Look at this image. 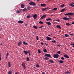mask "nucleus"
<instances>
[{"label": "nucleus", "mask_w": 74, "mask_h": 74, "mask_svg": "<svg viewBox=\"0 0 74 74\" xmlns=\"http://www.w3.org/2000/svg\"><path fill=\"white\" fill-rule=\"evenodd\" d=\"M46 17V15H43L40 18V19H44V18H45Z\"/></svg>", "instance_id": "8"}, {"label": "nucleus", "mask_w": 74, "mask_h": 74, "mask_svg": "<svg viewBox=\"0 0 74 74\" xmlns=\"http://www.w3.org/2000/svg\"><path fill=\"white\" fill-rule=\"evenodd\" d=\"M46 38H47V40H51V38L50 37L47 36Z\"/></svg>", "instance_id": "11"}, {"label": "nucleus", "mask_w": 74, "mask_h": 74, "mask_svg": "<svg viewBox=\"0 0 74 74\" xmlns=\"http://www.w3.org/2000/svg\"><path fill=\"white\" fill-rule=\"evenodd\" d=\"M22 43V42H19L18 44V46H20L21 45V44Z\"/></svg>", "instance_id": "27"}, {"label": "nucleus", "mask_w": 74, "mask_h": 74, "mask_svg": "<svg viewBox=\"0 0 74 74\" xmlns=\"http://www.w3.org/2000/svg\"><path fill=\"white\" fill-rule=\"evenodd\" d=\"M8 67H11V62H8Z\"/></svg>", "instance_id": "16"}, {"label": "nucleus", "mask_w": 74, "mask_h": 74, "mask_svg": "<svg viewBox=\"0 0 74 74\" xmlns=\"http://www.w3.org/2000/svg\"><path fill=\"white\" fill-rule=\"evenodd\" d=\"M71 24H70L69 23H66V26H69Z\"/></svg>", "instance_id": "33"}, {"label": "nucleus", "mask_w": 74, "mask_h": 74, "mask_svg": "<svg viewBox=\"0 0 74 74\" xmlns=\"http://www.w3.org/2000/svg\"><path fill=\"white\" fill-rule=\"evenodd\" d=\"M24 68V69L25 70L26 69V66H24V67H23Z\"/></svg>", "instance_id": "56"}, {"label": "nucleus", "mask_w": 74, "mask_h": 74, "mask_svg": "<svg viewBox=\"0 0 74 74\" xmlns=\"http://www.w3.org/2000/svg\"><path fill=\"white\" fill-rule=\"evenodd\" d=\"M47 8H44L42 9V11H45V10H47Z\"/></svg>", "instance_id": "30"}, {"label": "nucleus", "mask_w": 74, "mask_h": 74, "mask_svg": "<svg viewBox=\"0 0 74 74\" xmlns=\"http://www.w3.org/2000/svg\"><path fill=\"white\" fill-rule=\"evenodd\" d=\"M56 21H57V22H60V20L59 19H57L56 20Z\"/></svg>", "instance_id": "45"}, {"label": "nucleus", "mask_w": 74, "mask_h": 74, "mask_svg": "<svg viewBox=\"0 0 74 74\" xmlns=\"http://www.w3.org/2000/svg\"><path fill=\"white\" fill-rule=\"evenodd\" d=\"M27 60L28 62H29V61H30V59H29V57L27 58Z\"/></svg>", "instance_id": "36"}, {"label": "nucleus", "mask_w": 74, "mask_h": 74, "mask_svg": "<svg viewBox=\"0 0 74 74\" xmlns=\"http://www.w3.org/2000/svg\"><path fill=\"white\" fill-rule=\"evenodd\" d=\"M57 46L58 47H60V46H61V45H57Z\"/></svg>", "instance_id": "52"}, {"label": "nucleus", "mask_w": 74, "mask_h": 74, "mask_svg": "<svg viewBox=\"0 0 74 74\" xmlns=\"http://www.w3.org/2000/svg\"><path fill=\"white\" fill-rule=\"evenodd\" d=\"M27 52H28V53H30V51H28Z\"/></svg>", "instance_id": "55"}, {"label": "nucleus", "mask_w": 74, "mask_h": 74, "mask_svg": "<svg viewBox=\"0 0 74 74\" xmlns=\"http://www.w3.org/2000/svg\"><path fill=\"white\" fill-rule=\"evenodd\" d=\"M3 29H2V28H0V31H1Z\"/></svg>", "instance_id": "57"}, {"label": "nucleus", "mask_w": 74, "mask_h": 74, "mask_svg": "<svg viewBox=\"0 0 74 74\" xmlns=\"http://www.w3.org/2000/svg\"><path fill=\"white\" fill-rule=\"evenodd\" d=\"M1 54L0 53V60H1Z\"/></svg>", "instance_id": "47"}, {"label": "nucleus", "mask_w": 74, "mask_h": 74, "mask_svg": "<svg viewBox=\"0 0 74 74\" xmlns=\"http://www.w3.org/2000/svg\"><path fill=\"white\" fill-rule=\"evenodd\" d=\"M18 23H23V21H22L20 20L18 21Z\"/></svg>", "instance_id": "10"}, {"label": "nucleus", "mask_w": 74, "mask_h": 74, "mask_svg": "<svg viewBox=\"0 0 74 74\" xmlns=\"http://www.w3.org/2000/svg\"><path fill=\"white\" fill-rule=\"evenodd\" d=\"M29 5H33V6H34L35 5H36V4L33 1H31L29 3Z\"/></svg>", "instance_id": "1"}, {"label": "nucleus", "mask_w": 74, "mask_h": 74, "mask_svg": "<svg viewBox=\"0 0 74 74\" xmlns=\"http://www.w3.org/2000/svg\"><path fill=\"white\" fill-rule=\"evenodd\" d=\"M7 56H8V55H9V54H8V53H7Z\"/></svg>", "instance_id": "53"}, {"label": "nucleus", "mask_w": 74, "mask_h": 74, "mask_svg": "<svg viewBox=\"0 0 74 74\" xmlns=\"http://www.w3.org/2000/svg\"><path fill=\"white\" fill-rule=\"evenodd\" d=\"M25 26H27V24H25Z\"/></svg>", "instance_id": "61"}, {"label": "nucleus", "mask_w": 74, "mask_h": 74, "mask_svg": "<svg viewBox=\"0 0 74 74\" xmlns=\"http://www.w3.org/2000/svg\"><path fill=\"white\" fill-rule=\"evenodd\" d=\"M15 74H18V73H15Z\"/></svg>", "instance_id": "64"}, {"label": "nucleus", "mask_w": 74, "mask_h": 74, "mask_svg": "<svg viewBox=\"0 0 74 74\" xmlns=\"http://www.w3.org/2000/svg\"><path fill=\"white\" fill-rule=\"evenodd\" d=\"M57 53L58 54H60V51H59L57 52Z\"/></svg>", "instance_id": "40"}, {"label": "nucleus", "mask_w": 74, "mask_h": 74, "mask_svg": "<svg viewBox=\"0 0 74 74\" xmlns=\"http://www.w3.org/2000/svg\"><path fill=\"white\" fill-rule=\"evenodd\" d=\"M61 59L62 60H64V58H63V57H62L61 58Z\"/></svg>", "instance_id": "46"}, {"label": "nucleus", "mask_w": 74, "mask_h": 74, "mask_svg": "<svg viewBox=\"0 0 74 74\" xmlns=\"http://www.w3.org/2000/svg\"><path fill=\"white\" fill-rule=\"evenodd\" d=\"M64 11H65V9H63L61 10L60 12H64Z\"/></svg>", "instance_id": "24"}, {"label": "nucleus", "mask_w": 74, "mask_h": 74, "mask_svg": "<svg viewBox=\"0 0 74 74\" xmlns=\"http://www.w3.org/2000/svg\"><path fill=\"white\" fill-rule=\"evenodd\" d=\"M64 36L65 37H70V36H69V35H68L67 34H65L64 35Z\"/></svg>", "instance_id": "26"}, {"label": "nucleus", "mask_w": 74, "mask_h": 74, "mask_svg": "<svg viewBox=\"0 0 74 74\" xmlns=\"http://www.w3.org/2000/svg\"><path fill=\"white\" fill-rule=\"evenodd\" d=\"M64 62L62 60H60V61H59V63H60L61 64H62V63H63Z\"/></svg>", "instance_id": "20"}, {"label": "nucleus", "mask_w": 74, "mask_h": 74, "mask_svg": "<svg viewBox=\"0 0 74 74\" xmlns=\"http://www.w3.org/2000/svg\"><path fill=\"white\" fill-rule=\"evenodd\" d=\"M48 59H49V58H48L45 57V60H48Z\"/></svg>", "instance_id": "32"}, {"label": "nucleus", "mask_w": 74, "mask_h": 74, "mask_svg": "<svg viewBox=\"0 0 74 74\" xmlns=\"http://www.w3.org/2000/svg\"><path fill=\"white\" fill-rule=\"evenodd\" d=\"M48 62H51L52 63H54V62H53V61L51 60H49Z\"/></svg>", "instance_id": "18"}, {"label": "nucleus", "mask_w": 74, "mask_h": 74, "mask_svg": "<svg viewBox=\"0 0 74 74\" xmlns=\"http://www.w3.org/2000/svg\"><path fill=\"white\" fill-rule=\"evenodd\" d=\"M23 44H25V45H28V44L26 43V42L25 41H24L23 42Z\"/></svg>", "instance_id": "23"}, {"label": "nucleus", "mask_w": 74, "mask_h": 74, "mask_svg": "<svg viewBox=\"0 0 74 74\" xmlns=\"http://www.w3.org/2000/svg\"><path fill=\"white\" fill-rule=\"evenodd\" d=\"M59 55L58 54H54L53 55L54 58H55L56 59H58V58H59Z\"/></svg>", "instance_id": "2"}, {"label": "nucleus", "mask_w": 74, "mask_h": 74, "mask_svg": "<svg viewBox=\"0 0 74 74\" xmlns=\"http://www.w3.org/2000/svg\"><path fill=\"white\" fill-rule=\"evenodd\" d=\"M70 72L69 71L66 72L65 73V74H70Z\"/></svg>", "instance_id": "29"}, {"label": "nucleus", "mask_w": 74, "mask_h": 74, "mask_svg": "<svg viewBox=\"0 0 74 74\" xmlns=\"http://www.w3.org/2000/svg\"><path fill=\"white\" fill-rule=\"evenodd\" d=\"M74 15V13L72 12L69 13H66L64 14V15Z\"/></svg>", "instance_id": "3"}, {"label": "nucleus", "mask_w": 74, "mask_h": 74, "mask_svg": "<svg viewBox=\"0 0 74 74\" xmlns=\"http://www.w3.org/2000/svg\"><path fill=\"white\" fill-rule=\"evenodd\" d=\"M45 45H46V46H47V45H48V44H47L46 43H45Z\"/></svg>", "instance_id": "59"}, {"label": "nucleus", "mask_w": 74, "mask_h": 74, "mask_svg": "<svg viewBox=\"0 0 74 74\" xmlns=\"http://www.w3.org/2000/svg\"><path fill=\"white\" fill-rule=\"evenodd\" d=\"M37 14H35L33 16V18L34 19H36L37 17Z\"/></svg>", "instance_id": "9"}, {"label": "nucleus", "mask_w": 74, "mask_h": 74, "mask_svg": "<svg viewBox=\"0 0 74 74\" xmlns=\"http://www.w3.org/2000/svg\"><path fill=\"white\" fill-rule=\"evenodd\" d=\"M46 23L48 24V25H51V23L50 22H46Z\"/></svg>", "instance_id": "13"}, {"label": "nucleus", "mask_w": 74, "mask_h": 74, "mask_svg": "<svg viewBox=\"0 0 74 74\" xmlns=\"http://www.w3.org/2000/svg\"><path fill=\"white\" fill-rule=\"evenodd\" d=\"M21 7L22 8H25V4L22 3L21 5Z\"/></svg>", "instance_id": "7"}, {"label": "nucleus", "mask_w": 74, "mask_h": 74, "mask_svg": "<svg viewBox=\"0 0 74 74\" xmlns=\"http://www.w3.org/2000/svg\"><path fill=\"white\" fill-rule=\"evenodd\" d=\"M72 24H73V25H74V21L72 23Z\"/></svg>", "instance_id": "58"}, {"label": "nucleus", "mask_w": 74, "mask_h": 74, "mask_svg": "<svg viewBox=\"0 0 74 74\" xmlns=\"http://www.w3.org/2000/svg\"><path fill=\"white\" fill-rule=\"evenodd\" d=\"M26 10H27V9L26 8H24L23 10V12H25Z\"/></svg>", "instance_id": "34"}, {"label": "nucleus", "mask_w": 74, "mask_h": 74, "mask_svg": "<svg viewBox=\"0 0 74 74\" xmlns=\"http://www.w3.org/2000/svg\"><path fill=\"white\" fill-rule=\"evenodd\" d=\"M45 56H46L47 57H48L49 58H52V57H51V55L49 54H45Z\"/></svg>", "instance_id": "5"}, {"label": "nucleus", "mask_w": 74, "mask_h": 74, "mask_svg": "<svg viewBox=\"0 0 74 74\" xmlns=\"http://www.w3.org/2000/svg\"><path fill=\"white\" fill-rule=\"evenodd\" d=\"M9 74H12V71H9L8 72Z\"/></svg>", "instance_id": "37"}, {"label": "nucleus", "mask_w": 74, "mask_h": 74, "mask_svg": "<svg viewBox=\"0 0 74 74\" xmlns=\"http://www.w3.org/2000/svg\"><path fill=\"white\" fill-rule=\"evenodd\" d=\"M42 74H45V72H42Z\"/></svg>", "instance_id": "60"}, {"label": "nucleus", "mask_w": 74, "mask_h": 74, "mask_svg": "<svg viewBox=\"0 0 74 74\" xmlns=\"http://www.w3.org/2000/svg\"><path fill=\"white\" fill-rule=\"evenodd\" d=\"M53 10H57V8H54Z\"/></svg>", "instance_id": "43"}, {"label": "nucleus", "mask_w": 74, "mask_h": 74, "mask_svg": "<svg viewBox=\"0 0 74 74\" xmlns=\"http://www.w3.org/2000/svg\"><path fill=\"white\" fill-rule=\"evenodd\" d=\"M41 6H45L46 4H41L40 5Z\"/></svg>", "instance_id": "28"}, {"label": "nucleus", "mask_w": 74, "mask_h": 74, "mask_svg": "<svg viewBox=\"0 0 74 74\" xmlns=\"http://www.w3.org/2000/svg\"><path fill=\"white\" fill-rule=\"evenodd\" d=\"M53 38H56V37H53Z\"/></svg>", "instance_id": "63"}, {"label": "nucleus", "mask_w": 74, "mask_h": 74, "mask_svg": "<svg viewBox=\"0 0 74 74\" xmlns=\"http://www.w3.org/2000/svg\"><path fill=\"white\" fill-rule=\"evenodd\" d=\"M21 66L22 67H24L25 66V64L24 63H23L21 64Z\"/></svg>", "instance_id": "19"}, {"label": "nucleus", "mask_w": 74, "mask_h": 74, "mask_svg": "<svg viewBox=\"0 0 74 74\" xmlns=\"http://www.w3.org/2000/svg\"><path fill=\"white\" fill-rule=\"evenodd\" d=\"M64 57L66 58H67V59H69L70 58V57L69 56H68V55H64Z\"/></svg>", "instance_id": "6"}, {"label": "nucleus", "mask_w": 74, "mask_h": 74, "mask_svg": "<svg viewBox=\"0 0 74 74\" xmlns=\"http://www.w3.org/2000/svg\"><path fill=\"white\" fill-rule=\"evenodd\" d=\"M41 45H44V43H43V42H41Z\"/></svg>", "instance_id": "54"}, {"label": "nucleus", "mask_w": 74, "mask_h": 74, "mask_svg": "<svg viewBox=\"0 0 74 74\" xmlns=\"http://www.w3.org/2000/svg\"><path fill=\"white\" fill-rule=\"evenodd\" d=\"M16 12L17 13V14H19V13H20V12H20L18 10L16 11Z\"/></svg>", "instance_id": "35"}, {"label": "nucleus", "mask_w": 74, "mask_h": 74, "mask_svg": "<svg viewBox=\"0 0 74 74\" xmlns=\"http://www.w3.org/2000/svg\"><path fill=\"white\" fill-rule=\"evenodd\" d=\"M24 52L25 54H26V55L27 54V53H28V52L26 51H24Z\"/></svg>", "instance_id": "25"}, {"label": "nucleus", "mask_w": 74, "mask_h": 74, "mask_svg": "<svg viewBox=\"0 0 74 74\" xmlns=\"http://www.w3.org/2000/svg\"><path fill=\"white\" fill-rule=\"evenodd\" d=\"M36 38H37V40H39V38H38V36H37Z\"/></svg>", "instance_id": "48"}, {"label": "nucleus", "mask_w": 74, "mask_h": 74, "mask_svg": "<svg viewBox=\"0 0 74 74\" xmlns=\"http://www.w3.org/2000/svg\"><path fill=\"white\" fill-rule=\"evenodd\" d=\"M52 42H54V43H55L56 42V41H55V40H52Z\"/></svg>", "instance_id": "38"}, {"label": "nucleus", "mask_w": 74, "mask_h": 74, "mask_svg": "<svg viewBox=\"0 0 74 74\" xmlns=\"http://www.w3.org/2000/svg\"><path fill=\"white\" fill-rule=\"evenodd\" d=\"M71 45H73V47H74V44H71Z\"/></svg>", "instance_id": "50"}, {"label": "nucleus", "mask_w": 74, "mask_h": 74, "mask_svg": "<svg viewBox=\"0 0 74 74\" xmlns=\"http://www.w3.org/2000/svg\"><path fill=\"white\" fill-rule=\"evenodd\" d=\"M29 56H30L31 55H30V53H29Z\"/></svg>", "instance_id": "62"}, {"label": "nucleus", "mask_w": 74, "mask_h": 74, "mask_svg": "<svg viewBox=\"0 0 74 74\" xmlns=\"http://www.w3.org/2000/svg\"><path fill=\"white\" fill-rule=\"evenodd\" d=\"M38 52L39 53H41V51L40 50H38Z\"/></svg>", "instance_id": "42"}, {"label": "nucleus", "mask_w": 74, "mask_h": 74, "mask_svg": "<svg viewBox=\"0 0 74 74\" xmlns=\"http://www.w3.org/2000/svg\"><path fill=\"white\" fill-rule=\"evenodd\" d=\"M70 35L73 36H74V34H70Z\"/></svg>", "instance_id": "51"}, {"label": "nucleus", "mask_w": 74, "mask_h": 74, "mask_svg": "<svg viewBox=\"0 0 74 74\" xmlns=\"http://www.w3.org/2000/svg\"><path fill=\"white\" fill-rule=\"evenodd\" d=\"M56 27H57V28H59V29H61V27H60V25H57L56 26Z\"/></svg>", "instance_id": "17"}, {"label": "nucleus", "mask_w": 74, "mask_h": 74, "mask_svg": "<svg viewBox=\"0 0 74 74\" xmlns=\"http://www.w3.org/2000/svg\"><path fill=\"white\" fill-rule=\"evenodd\" d=\"M63 20H70V19H71V18L66 17H64L63 18Z\"/></svg>", "instance_id": "4"}, {"label": "nucleus", "mask_w": 74, "mask_h": 74, "mask_svg": "<svg viewBox=\"0 0 74 74\" xmlns=\"http://www.w3.org/2000/svg\"><path fill=\"white\" fill-rule=\"evenodd\" d=\"M46 20L48 21H51V20H52V19L51 18H47V19H46Z\"/></svg>", "instance_id": "31"}, {"label": "nucleus", "mask_w": 74, "mask_h": 74, "mask_svg": "<svg viewBox=\"0 0 74 74\" xmlns=\"http://www.w3.org/2000/svg\"><path fill=\"white\" fill-rule=\"evenodd\" d=\"M32 8V7L29 6H28L27 7V9L29 10H30Z\"/></svg>", "instance_id": "14"}, {"label": "nucleus", "mask_w": 74, "mask_h": 74, "mask_svg": "<svg viewBox=\"0 0 74 74\" xmlns=\"http://www.w3.org/2000/svg\"><path fill=\"white\" fill-rule=\"evenodd\" d=\"M30 15H28V16H27V18H29V17H30Z\"/></svg>", "instance_id": "44"}, {"label": "nucleus", "mask_w": 74, "mask_h": 74, "mask_svg": "<svg viewBox=\"0 0 74 74\" xmlns=\"http://www.w3.org/2000/svg\"><path fill=\"white\" fill-rule=\"evenodd\" d=\"M36 67H40V66H39V65L38 64L36 66Z\"/></svg>", "instance_id": "41"}, {"label": "nucleus", "mask_w": 74, "mask_h": 74, "mask_svg": "<svg viewBox=\"0 0 74 74\" xmlns=\"http://www.w3.org/2000/svg\"><path fill=\"white\" fill-rule=\"evenodd\" d=\"M33 27L34 28V29H38V27H37L35 26V25H34Z\"/></svg>", "instance_id": "21"}, {"label": "nucleus", "mask_w": 74, "mask_h": 74, "mask_svg": "<svg viewBox=\"0 0 74 74\" xmlns=\"http://www.w3.org/2000/svg\"><path fill=\"white\" fill-rule=\"evenodd\" d=\"M43 51H44V52L45 53H46V52H48V51L47 50V49H45L44 50H43Z\"/></svg>", "instance_id": "22"}, {"label": "nucleus", "mask_w": 74, "mask_h": 74, "mask_svg": "<svg viewBox=\"0 0 74 74\" xmlns=\"http://www.w3.org/2000/svg\"><path fill=\"white\" fill-rule=\"evenodd\" d=\"M39 23H40V24H43V22L41 21H40Z\"/></svg>", "instance_id": "39"}, {"label": "nucleus", "mask_w": 74, "mask_h": 74, "mask_svg": "<svg viewBox=\"0 0 74 74\" xmlns=\"http://www.w3.org/2000/svg\"><path fill=\"white\" fill-rule=\"evenodd\" d=\"M42 27H43V26H42L40 27H39V28L41 29V28H42Z\"/></svg>", "instance_id": "49"}, {"label": "nucleus", "mask_w": 74, "mask_h": 74, "mask_svg": "<svg viewBox=\"0 0 74 74\" xmlns=\"http://www.w3.org/2000/svg\"><path fill=\"white\" fill-rule=\"evenodd\" d=\"M69 6H71L72 7L74 8V3H72V4H70L69 5Z\"/></svg>", "instance_id": "12"}, {"label": "nucleus", "mask_w": 74, "mask_h": 74, "mask_svg": "<svg viewBox=\"0 0 74 74\" xmlns=\"http://www.w3.org/2000/svg\"><path fill=\"white\" fill-rule=\"evenodd\" d=\"M64 5H64V4H62L61 6H60V7L61 8H63V7H64Z\"/></svg>", "instance_id": "15"}]
</instances>
